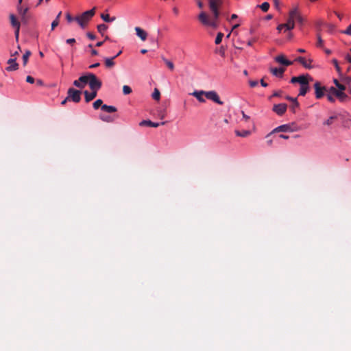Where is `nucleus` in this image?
<instances>
[{"label": "nucleus", "mask_w": 351, "mask_h": 351, "mask_svg": "<svg viewBox=\"0 0 351 351\" xmlns=\"http://www.w3.org/2000/svg\"><path fill=\"white\" fill-rule=\"evenodd\" d=\"M95 8L83 12L80 16L75 18V21L78 23L81 27L84 28L88 21L95 15Z\"/></svg>", "instance_id": "1"}, {"label": "nucleus", "mask_w": 351, "mask_h": 351, "mask_svg": "<svg viewBox=\"0 0 351 351\" xmlns=\"http://www.w3.org/2000/svg\"><path fill=\"white\" fill-rule=\"evenodd\" d=\"M86 77L87 84L89 85L90 90L97 92L101 87V82L92 73H88Z\"/></svg>", "instance_id": "2"}, {"label": "nucleus", "mask_w": 351, "mask_h": 351, "mask_svg": "<svg viewBox=\"0 0 351 351\" xmlns=\"http://www.w3.org/2000/svg\"><path fill=\"white\" fill-rule=\"evenodd\" d=\"M198 19L204 25L211 27L214 29H216L218 27L217 20L214 17L213 19H210L204 12H201L199 13Z\"/></svg>", "instance_id": "3"}, {"label": "nucleus", "mask_w": 351, "mask_h": 351, "mask_svg": "<svg viewBox=\"0 0 351 351\" xmlns=\"http://www.w3.org/2000/svg\"><path fill=\"white\" fill-rule=\"evenodd\" d=\"M295 61L301 64L306 69L317 67L311 56L307 57L299 56L295 59Z\"/></svg>", "instance_id": "4"}, {"label": "nucleus", "mask_w": 351, "mask_h": 351, "mask_svg": "<svg viewBox=\"0 0 351 351\" xmlns=\"http://www.w3.org/2000/svg\"><path fill=\"white\" fill-rule=\"evenodd\" d=\"M66 99L78 103L81 100V91L73 88H69L67 91Z\"/></svg>", "instance_id": "5"}, {"label": "nucleus", "mask_w": 351, "mask_h": 351, "mask_svg": "<svg viewBox=\"0 0 351 351\" xmlns=\"http://www.w3.org/2000/svg\"><path fill=\"white\" fill-rule=\"evenodd\" d=\"M222 4V0H209V7L213 14L214 18L218 20L219 12V7Z\"/></svg>", "instance_id": "6"}, {"label": "nucleus", "mask_w": 351, "mask_h": 351, "mask_svg": "<svg viewBox=\"0 0 351 351\" xmlns=\"http://www.w3.org/2000/svg\"><path fill=\"white\" fill-rule=\"evenodd\" d=\"M289 17L293 21V22L295 20L300 24H302L304 21V19L299 12V8L298 5L293 7L292 9L290 10Z\"/></svg>", "instance_id": "7"}, {"label": "nucleus", "mask_w": 351, "mask_h": 351, "mask_svg": "<svg viewBox=\"0 0 351 351\" xmlns=\"http://www.w3.org/2000/svg\"><path fill=\"white\" fill-rule=\"evenodd\" d=\"M313 78L309 75H302L298 77H293L291 80V83L298 82L300 86L308 84L309 81H312Z\"/></svg>", "instance_id": "8"}, {"label": "nucleus", "mask_w": 351, "mask_h": 351, "mask_svg": "<svg viewBox=\"0 0 351 351\" xmlns=\"http://www.w3.org/2000/svg\"><path fill=\"white\" fill-rule=\"evenodd\" d=\"M329 91L330 94H332L334 96L337 97L341 102L346 101L348 99V96L344 92L338 90L335 87H330L329 88Z\"/></svg>", "instance_id": "9"}, {"label": "nucleus", "mask_w": 351, "mask_h": 351, "mask_svg": "<svg viewBox=\"0 0 351 351\" xmlns=\"http://www.w3.org/2000/svg\"><path fill=\"white\" fill-rule=\"evenodd\" d=\"M205 97L219 105H222L223 103L222 101L220 100V98L215 90H210V91H205Z\"/></svg>", "instance_id": "10"}, {"label": "nucleus", "mask_w": 351, "mask_h": 351, "mask_svg": "<svg viewBox=\"0 0 351 351\" xmlns=\"http://www.w3.org/2000/svg\"><path fill=\"white\" fill-rule=\"evenodd\" d=\"M10 19L12 26L15 28V38L16 40H18L20 30V23L18 21V20L16 19V16L14 14H10Z\"/></svg>", "instance_id": "11"}, {"label": "nucleus", "mask_w": 351, "mask_h": 351, "mask_svg": "<svg viewBox=\"0 0 351 351\" xmlns=\"http://www.w3.org/2000/svg\"><path fill=\"white\" fill-rule=\"evenodd\" d=\"M315 93L317 99H320L324 95L325 87L322 86L320 83L317 82L314 84Z\"/></svg>", "instance_id": "12"}, {"label": "nucleus", "mask_w": 351, "mask_h": 351, "mask_svg": "<svg viewBox=\"0 0 351 351\" xmlns=\"http://www.w3.org/2000/svg\"><path fill=\"white\" fill-rule=\"evenodd\" d=\"M16 58H10L7 63L9 64L8 66L6 67L7 71H14L19 69V64L16 62Z\"/></svg>", "instance_id": "13"}, {"label": "nucleus", "mask_w": 351, "mask_h": 351, "mask_svg": "<svg viewBox=\"0 0 351 351\" xmlns=\"http://www.w3.org/2000/svg\"><path fill=\"white\" fill-rule=\"evenodd\" d=\"M87 84L86 75H82L73 82V85L77 88H83Z\"/></svg>", "instance_id": "14"}, {"label": "nucleus", "mask_w": 351, "mask_h": 351, "mask_svg": "<svg viewBox=\"0 0 351 351\" xmlns=\"http://www.w3.org/2000/svg\"><path fill=\"white\" fill-rule=\"evenodd\" d=\"M287 108V106L285 104H279L274 105L273 107V110L278 115L283 114Z\"/></svg>", "instance_id": "15"}, {"label": "nucleus", "mask_w": 351, "mask_h": 351, "mask_svg": "<svg viewBox=\"0 0 351 351\" xmlns=\"http://www.w3.org/2000/svg\"><path fill=\"white\" fill-rule=\"evenodd\" d=\"M135 32L136 36L142 40L145 41L147 38V33L139 27H135Z\"/></svg>", "instance_id": "16"}, {"label": "nucleus", "mask_w": 351, "mask_h": 351, "mask_svg": "<svg viewBox=\"0 0 351 351\" xmlns=\"http://www.w3.org/2000/svg\"><path fill=\"white\" fill-rule=\"evenodd\" d=\"M296 129H293L291 128V126L290 125H280L278 127H277L276 128H275L273 132H293V131H295Z\"/></svg>", "instance_id": "17"}, {"label": "nucleus", "mask_w": 351, "mask_h": 351, "mask_svg": "<svg viewBox=\"0 0 351 351\" xmlns=\"http://www.w3.org/2000/svg\"><path fill=\"white\" fill-rule=\"evenodd\" d=\"M85 101L86 103L92 101L94 99L97 95V92L95 90H91V92H88V90H85L84 92Z\"/></svg>", "instance_id": "18"}, {"label": "nucleus", "mask_w": 351, "mask_h": 351, "mask_svg": "<svg viewBox=\"0 0 351 351\" xmlns=\"http://www.w3.org/2000/svg\"><path fill=\"white\" fill-rule=\"evenodd\" d=\"M275 60L278 62L279 64H281L285 66H289L293 64L291 61H289L285 58V57L283 55H279L275 58Z\"/></svg>", "instance_id": "19"}, {"label": "nucleus", "mask_w": 351, "mask_h": 351, "mask_svg": "<svg viewBox=\"0 0 351 351\" xmlns=\"http://www.w3.org/2000/svg\"><path fill=\"white\" fill-rule=\"evenodd\" d=\"M191 95L194 96L199 102H205V99L203 96H205V91L204 90H195L193 92Z\"/></svg>", "instance_id": "20"}, {"label": "nucleus", "mask_w": 351, "mask_h": 351, "mask_svg": "<svg viewBox=\"0 0 351 351\" xmlns=\"http://www.w3.org/2000/svg\"><path fill=\"white\" fill-rule=\"evenodd\" d=\"M164 124H165V122L157 123V122H152L149 120H143V121H141L139 123V125L141 126L147 125V126L154 127V128H157L159 125H164Z\"/></svg>", "instance_id": "21"}, {"label": "nucleus", "mask_w": 351, "mask_h": 351, "mask_svg": "<svg viewBox=\"0 0 351 351\" xmlns=\"http://www.w3.org/2000/svg\"><path fill=\"white\" fill-rule=\"evenodd\" d=\"M271 73L276 76L281 77H282L283 73L285 72V69L283 68H271L270 69Z\"/></svg>", "instance_id": "22"}, {"label": "nucleus", "mask_w": 351, "mask_h": 351, "mask_svg": "<svg viewBox=\"0 0 351 351\" xmlns=\"http://www.w3.org/2000/svg\"><path fill=\"white\" fill-rule=\"evenodd\" d=\"M283 27L287 30H291L293 29L295 27V22L289 16V19L287 20V22L286 23L282 24Z\"/></svg>", "instance_id": "23"}, {"label": "nucleus", "mask_w": 351, "mask_h": 351, "mask_svg": "<svg viewBox=\"0 0 351 351\" xmlns=\"http://www.w3.org/2000/svg\"><path fill=\"white\" fill-rule=\"evenodd\" d=\"M340 77V82L345 84H351V76H347L343 75V73L341 75L339 76Z\"/></svg>", "instance_id": "24"}, {"label": "nucleus", "mask_w": 351, "mask_h": 351, "mask_svg": "<svg viewBox=\"0 0 351 351\" xmlns=\"http://www.w3.org/2000/svg\"><path fill=\"white\" fill-rule=\"evenodd\" d=\"M309 90L308 84L300 86L299 95L304 96Z\"/></svg>", "instance_id": "25"}, {"label": "nucleus", "mask_w": 351, "mask_h": 351, "mask_svg": "<svg viewBox=\"0 0 351 351\" xmlns=\"http://www.w3.org/2000/svg\"><path fill=\"white\" fill-rule=\"evenodd\" d=\"M235 134L237 136L246 137L250 134V132L249 130H243V131L236 130Z\"/></svg>", "instance_id": "26"}, {"label": "nucleus", "mask_w": 351, "mask_h": 351, "mask_svg": "<svg viewBox=\"0 0 351 351\" xmlns=\"http://www.w3.org/2000/svg\"><path fill=\"white\" fill-rule=\"evenodd\" d=\"M332 62L333 63L335 69L339 74V76L341 75L342 71L341 67L339 65L338 61L336 59H332Z\"/></svg>", "instance_id": "27"}, {"label": "nucleus", "mask_w": 351, "mask_h": 351, "mask_svg": "<svg viewBox=\"0 0 351 351\" xmlns=\"http://www.w3.org/2000/svg\"><path fill=\"white\" fill-rule=\"evenodd\" d=\"M31 54H32V53L29 50H27L25 51V53L23 54V65L24 66H25L27 64L28 59H29V56H31Z\"/></svg>", "instance_id": "28"}, {"label": "nucleus", "mask_w": 351, "mask_h": 351, "mask_svg": "<svg viewBox=\"0 0 351 351\" xmlns=\"http://www.w3.org/2000/svg\"><path fill=\"white\" fill-rule=\"evenodd\" d=\"M152 98L156 101H159L160 99V93L158 88H154V92L152 95Z\"/></svg>", "instance_id": "29"}, {"label": "nucleus", "mask_w": 351, "mask_h": 351, "mask_svg": "<svg viewBox=\"0 0 351 351\" xmlns=\"http://www.w3.org/2000/svg\"><path fill=\"white\" fill-rule=\"evenodd\" d=\"M98 32L103 35L104 33L108 29V26L105 24H100L97 26Z\"/></svg>", "instance_id": "30"}, {"label": "nucleus", "mask_w": 351, "mask_h": 351, "mask_svg": "<svg viewBox=\"0 0 351 351\" xmlns=\"http://www.w3.org/2000/svg\"><path fill=\"white\" fill-rule=\"evenodd\" d=\"M223 37V34L221 32H219L215 38V43L216 45H219L221 43L222 38Z\"/></svg>", "instance_id": "31"}, {"label": "nucleus", "mask_w": 351, "mask_h": 351, "mask_svg": "<svg viewBox=\"0 0 351 351\" xmlns=\"http://www.w3.org/2000/svg\"><path fill=\"white\" fill-rule=\"evenodd\" d=\"M263 12H267L269 8V4L267 2H264L261 5H258Z\"/></svg>", "instance_id": "32"}, {"label": "nucleus", "mask_w": 351, "mask_h": 351, "mask_svg": "<svg viewBox=\"0 0 351 351\" xmlns=\"http://www.w3.org/2000/svg\"><path fill=\"white\" fill-rule=\"evenodd\" d=\"M299 104L296 99H293V104L291 106V109L293 112H295L296 109L298 108Z\"/></svg>", "instance_id": "33"}, {"label": "nucleus", "mask_w": 351, "mask_h": 351, "mask_svg": "<svg viewBox=\"0 0 351 351\" xmlns=\"http://www.w3.org/2000/svg\"><path fill=\"white\" fill-rule=\"evenodd\" d=\"M103 104V101L100 99H97L93 104V106L95 109H98L100 106H101Z\"/></svg>", "instance_id": "34"}, {"label": "nucleus", "mask_w": 351, "mask_h": 351, "mask_svg": "<svg viewBox=\"0 0 351 351\" xmlns=\"http://www.w3.org/2000/svg\"><path fill=\"white\" fill-rule=\"evenodd\" d=\"M132 88L128 86V85H124L123 86V93L124 95H129L132 93Z\"/></svg>", "instance_id": "35"}, {"label": "nucleus", "mask_w": 351, "mask_h": 351, "mask_svg": "<svg viewBox=\"0 0 351 351\" xmlns=\"http://www.w3.org/2000/svg\"><path fill=\"white\" fill-rule=\"evenodd\" d=\"M335 119V117L331 116L328 119H327L326 121H324V125H330L333 123V121Z\"/></svg>", "instance_id": "36"}, {"label": "nucleus", "mask_w": 351, "mask_h": 351, "mask_svg": "<svg viewBox=\"0 0 351 351\" xmlns=\"http://www.w3.org/2000/svg\"><path fill=\"white\" fill-rule=\"evenodd\" d=\"M99 118L101 120L105 121V122H109L110 121V114H99Z\"/></svg>", "instance_id": "37"}, {"label": "nucleus", "mask_w": 351, "mask_h": 351, "mask_svg": "<svg viewBox=\"0 0 351 351\" xmlns=\"http://www.w3.org/2000/svg\"><path fill=\"white\" fill-rule=\"evenodd\" d=\"M165 64H167V66L171 70L173 71L174 69V64L173 63L169 60H167V59H165L164 60Z\"/></svg>", "instance_id": "38"}, {"label": "nucleus", "mask_w": 351, "mask_h": 351, "mask_svg": "<svg viewBox=\"0 0 351 351\" xmlns=\"http://www.w3.org/2000/svg\"><path fill=\"white\" fill-rule=\"evenodd\" d=\"M324 44V41L322 38H321L320 35H317V46L319 47H322Z\"/></svg>", "instance_id": "39"}, {"label": "nucleus", "mask_w": 351, "mask_h": 351, "mask_svg": "<svg viewBox=\"0 0 351 351\" xmlns=\"http://www.w3.org/2000/svg\"><path fill=\"white\" fill-rule=\"evenodd\" d=\"M101 19L106 22H110V14H101Z\"/></svg>", "instance_id": "40"}, {"label": "nucleus", "mask_w": 351, "mask_h": 351, "mask_svg": "<svg viewBox=\"0 0 351 351\" xmlns=\"http://www.w3.org/2000/svg\"><path fill=\"white\" fill-rule=\"evenodd\" d=\"M19 10V14L23 16L24 17V16L25 15L26 12H27V8H24L23 9L22 8H18Z\"/></svg>", "instance_id": "41"}, {"label": "nucleus", "mask_w": 351, "mask_h": 351, "mask_svg": "<svg viewBox=\"0 0 351 351\" xmlns=\"http://www.w3.org/2000/svg\"><path fill=\"white\" fill-rule=\"evenodd\" d=\"M101 110H103L107 113H110V106H108L106 104L101 105Z\"/></svg>", "instance_id": "42"}, {"label": "nucleus", "mask_w": 351, "mask_h": 351, "mask_svg": "<svg viewBox=\"0 0 351 351\" xmlns=\"http://www.w3.org/2000/svg\"><path fill=\"white\" fill-rule=\"evenodd\" d=\"M336 87L337 88V90H341L342 92H343L346 90L345 84H343L341 83H339Z\"/></svg>", "instance_id": "43"}, {"label": "nucleus", "mask_w": 351, "mask_h": 351, "mask_svg": "<svg viewBox=\"0 0 351 351\" xmlns=\"http://www.w3.org/2000/svg\"><path fill=\"white\" fill-rule=\"evenodd\" d=\"M327 99L330 102L335 101L334 95L332 94H330L329 90H328V94L327 95Z\"/></svg>", "instance_id": "44"}, {"label": "nucleus", "mask_w": 351, "mask_h": 351, "mask_svg": "<svg viewBox=\"0 0 351 351\" xmlns=\"http://www.w3.org/2000/svg\"><path fill=\"white\" fill-rule=\"evenodd\" d=\"M342 32L345 34L351 36V23L349 25L348 28Z\"/></svg>", "instance_id": "45"}, {"label": "nucleus", "mask_w": 351, "mask_h": 351, "mask_svg": "<svg viewBox=\"0 0 351 351\" xmlns=\"http://www.w3.org/2000/svg\"><path fill=\"white\" fill-rule=\"evenodd\" d=\"M26 82L30 84H33L35 82V80L33 77L28 75L26 77Z\"/></svg>", "instance_id": "46"}, {"label": "nucleus", "mask_w": 351, "mask_h": 351, "mask_svg": "<svg viewBox=\"0 0 351 351\" xmlns=\"http://www.w3.org/2000/svg\"><path fill=\"white\" fill-rule=\"evenodd\" d=\"M66 19L69 23H71L75 20V18H73L72 16L69 13L66 14Z\"/></svg>", "instance_id": "47"}, {"label": "nucleus", "mask_w": 351, "mask_h": 351, "mask_svg": "<svg viewBox=\"0 0 351 351\" xmlns=\"http://www.w3.org/2000/svg\"><path fill=\"white\" fill-rule=\"evenodd\" d=\"M59 21L58 20H54L52 23H51V30H53L55 27H56L58 24H59Z\"/></svg>", "instance_id": "48"}, {"label": "nucleus", "mask_w": 351, "mask_h": 351, "mask_svg": "<svg viewBox=\"0 0 351 351\" xmlns=\"http://www.w3.org/2000/svg\"><path fill=\"white\" fill-rule=\"evenodd\" d=\"M249 84H250V86L251 87H255V86H256L258 85V81H256V80H250L249 82Z\"/></svg>", "instance_id": "49"}, {"label": "nucleus", "mask_w": 351, "mask_h": 351, "mask_svg": "<svg viewBox=\"0 0 351 351\" xmlns=\"http://www.w3.org/2000/svg\"><path fill=\"white\" fill-rule=\"evenodd\" d=\"M350 53H347L345 56L346 60L351 63V49H350Z\"/></svg>", "instance_id": "50"}, {"label": "nucleus", "mask_w": 351, "mask_h": 351, "mask_svg": "<svg viewBox=\"0 0 351 351\" xmlns=\"http://www.w3.org/2000/svg\"><path fill=\"white\" fill-rule=\"evenodd\" d=\"M121 53L122 50H119L118 52H117V54L114 57L111 58V66L114 65V62L112 61V59L119 56Z\"/></svg>", "instance_id": "51"}, {"label": "nucleus", "mask_w": 351, "mask_h": 351, "mask_svg": "<svg viewBox=\"0 0 351 351\" xmlns=\"http://www.w3.org/2000/svg\"><path fill=\"white\" fill-rule=\"evenodd\" d=\"M66 43L69 45H73L75 43V40L74 38H69L66 40Z\"/></svg>", "instance_id": "52"}, {"label": "nucleus", "mask_w": 351, "mask_h": 351, "mask_svg": "<svg viewBox=\"0 0 351 351\" xmlns=\"http://www.w3.org/2000/svg\"><path fill=\"white\" fill-rule=\"evenodd\" d=\"M87 36L90 39V40H95V36L91 33V32H88L87 33Z\"/></svg>", "instance_id": "53"}, {"label": "nucleus", "mask_w": 351, "mask_h": 351, "mask_svg": "<svg viewBox=\"0 0 351 351\" xmlns=\"http://www.w3.org/2000/svg\"><path fill=\"white\" fill-rule=\"evenodd\" d=\"M110 58H106L105 59V64H106V67L110 68Z\"/></svg>", "instance_id": "54"}, {"label": "nucleus", "mask_w": 351, "mask_h": 351, "mask_svg": "<svg viewBox=\"0 0 351 351\" xmlns=\"http://www.w3.org/2000/svg\"><path fill=\"white\" fill-rule=\"evenodd\" d=\"M242 115H243V119H244L245 121H247V120H249L250 117H249V116H247V114H245V112H244L243 111H242Z\"/></svg>", "instance_id": "55"}, {"label": "nucleus", "mask_w": 351, "mask_h": 351, "mask_svg": "<svg viewBox=\"0 0 351 351\" xmlns=\"http://www.w3.org/2000/svg\"><path fill=\"white\" fill-rule=\"evenodd\" d=\"M99 66V63L97 62V63L90 65L89 68L94 69V68L98 67Z\"/></svg>", "instance_id": "56"}, {"label": "nucleus", "mask_w": 351, "mask_h": 351, "mask_svg": "<svg viewBox=\"0 0 351 351\" xmlns=\"http://www.w3.org/2000/svg\"><path fill=\"white\" fill-rule=\"evenodd\" d=\"M173 12L176 15H178L179 13V10L176 7L173 8Z\"/></svg>", "instance_id": "57"}, {"label": "nucleus", "mask_w": 351, "mask_h": 351, "mask_svg": "<svg viewBox=\"0 0 351 351\" xmlns=\"http://www.w3.org/2000/svg\"><path fill=\"white\" fill-rule=\"evenodd\" d=\"M279 138H282V139H288L289 136H287L285 134H280V135H279Z\"/></svg>", "instance_id": "58"}, {"label": "nucleus", "mask_w": 351, "mask_h": 351, "mask_svg": "<svg viewBox=\"0 0 351 351\" xmlns=\"http://www.w3.org/2000/svg\"><path fill=\"white\" fill-rule=\"evenodd\" d=\"M36 84L38 86H43V82L41 80H36Z\"/></svg>", "instance_id": "59"}, {"label": "nucleus", "mask_w": 351, "mask_h": 351, "mask_svg": "<svg viewBox=\"0 0 351 351\" xmlns=\"http://www.w3.org/2000/svg\"><path fill=\"white\" fill-rule=\"evenodd\" d=\"M254 41H255V40H254V39L249 40V41L247 43V46H252V44H253V43H254Z\"/></svg>", "instance_id": "60"}, {"label": "nucleus", "mask_w": 351, "mask_h": 351, "mask_svg": "<svg viewBox=\"0 0 351 351\" xmlns=\"http://www.w3.org/2000/svg\"><path fill=\"white\" fill-rule=\"evenodd\" d=\"M261 86H263V87H267V83H265V82L263 81V80H261Z\"/></svg>", "instance_id": "61"}, {"label": "nucleus", "mask_w": 351, "mask_h": 351, "mask_svg": "<svg viewBox=\"0 0 351 351\" xmlns=\"http://www.w3.org/2000/svg\"><path fill=\"white\" fill-rule=\"evenodd\" d=\"M340 80H338L337 79H334L333 80V83L335 84V86H337L339 83H340Z\"/></svg>", "instance_id": "62"}, {"label": "nucleus", "mask_w": 351, "mask_h": 351, "mask_svg": "<svg viewBox=\"0 0 351 351\" xmlns=\"http://www.w3.org/2000/svg\"><path fill=\"white\" fill-rule=\"evenodd\" d=\"M282 28H285V27H283V25H282V24H280V25H279L277 27V29H278V31H281V30L282 29Z\"/></svg>", "instance_id": "63"}, {"label": "nucleus", "mask_w": 351, "mask_h": 351, "mask_svg": "<svg viewBox=\"0 0 351 351\" xmlns=\"http://www.w3.org/2000/svg\"><path fill=\"white\" fill-rule=\"evenodd\" d=\"M238 16L236 14H233L231 15V20H234V19H237Z\"/></svg>", "instance_id": "64"}]
</instances>
